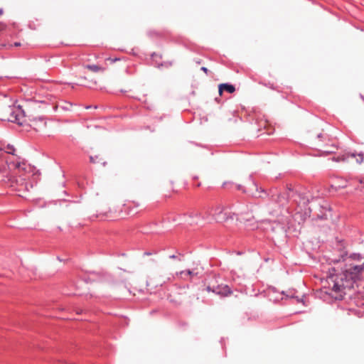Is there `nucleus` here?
<instances>
[{"label": "nucleus", "mask_w": 364, "mask_h": 364, "mask_svg": "<svg viewBox=\"0 0 364 364\" xmlns=\"http://www.w3.org/2000/svg\"><path fill=\"white\" fill-rule=\"evenodd\" d=\"M203 270V267L200 264H196V267L191 269L182 270L173 274L171 272L163 269L160 272L150 275L147 277L146 284V287L151 289L161 287L163 284L172 282L176 277L185 281H191L193 277L198 276Z\"/></svg>", "instance_id": "nucleus-1"}, {"label": "nucleus", "mask_w": 364, "mask_h": 364, "mask_svg": "<svg viewBox=\"0 0 364 364\" xmlns=\"http://www.w3.org/2000/svg\"><path fill=\"white\" fill-rule=\"evenodd\" d=\"M1 117L9 122L23 125L27 119L20 106H9L1 111Z\"/></svg>", "instance_id": "nucleus-2"}, {"label": "nucleus", "mask_w": 364, "mask_h": 364, "mask_svg": "<svg viewBox=\"0 0 364 364\" xmlns=\"http://www.w3.org/2000/svg\"><path fill=\"white\" fill-rule=\"evenodd\" d=\"M207 215L218 223L233 220L235 214L231 213L228 207L222 204L213 205L208 211Z\"/></svg>", "instance_id": "nucleus-3"}, {"label": "nucleus", "mask_w": 364, "mask_h": 364, "mask_svg": "<svg viewBox=\"0 0 364 364\" xmlns=\"http://www.w3.org/2000/svg\"><path fill=\"white\" fill-rule=\"evenodd\" d=\"M12 169L10 175H12L14 178L18 176L19 179L28 178V175L34 171V168L30 164L24 162L14 161L11 162Z\"/></svg>", "instance_id": "nucleus-4"}, {"label": "nucleus", "mask_w": 364, "mask_h": 364, "mask_svg": "<svg viewBox=\"0 0 364 364\" xmlns=\"http://www.w3.org/2000/svg\"><path fill=\"white\" fill-rule=\"evenodd\" d=\"M287 199L284 195H278L272 198L271 203L267 205V211L272 216L279 217L282 215V210L287 204Z\"/></svg>", "instance_id": "nucleus-5"}, {"label": "nucleus", "mask_w": 364, "mask_h": 364, "mask_svg": "<svg viewBox=\"0 0 364 364\" xmlns=\"http://www.w3.org/2000/svg\"><path fill=\"white\" fill-rule=\"evenodd\" d=\"M12 169L11 162L8 164L4 158L2 150L0 149V174L7 178L8 181L11 180L12 175H10Z\"/></svg>", "instance_id": "nucleus-6"}, {"label": "nucleus", "mask_w": 364, "mask_h": 364, "mask_svg": "<svg viewBox=\"0 0 364 364\" xmlns=\"http://www.w3.org/2000/svg\"><path fill=\"white\" fill-rule=\"evenodd\" d=\"M346 287L343 284H340L336 281L331 287V291L329 293L336 299H342L346 294Z\"/></svg>", "instance_id": "nucleus-7"}, {"label": "nucleus", "mask_w": 364, "mask_h": 364, "mask_svg": "<svg viewBox=\"0 0 364 364\" xmlns=\"http://www.w3.org/2000/svg\"><path fill=\"white\" fill-rule=\"evenodd\" d=\"M25 178L18 180V178H14L13 176L11 177V180H9L11 183V186H14V183L16 184L17 188H16V191L18 192V196L21 197L23 196L22 193L28 191L29 190V186L26 183H25Z\"/></svg>", "instance_id": "nucleus-8"}, {"label": "nucleus", "mask_w": 364, "mask_h": 364, "mask_svg": "<svg viewBox=\"0 0 364 364\" xmlns=\"http://www.w3.org/2000/svg\"><path fill=\"white\" fill-rule=\"evenodd\" d=\"M30 122H26L25 124H28L31 127H32L36 131H39L43 129L46 126V122H45L43 119H29Z\"/></svg>", "instance_id": "nucleus-9"}, {"label": "nucleus", "mask_w": 364, "mask_h": 364, "mask_svg": "<svg viewBox=\"0 0 364 364\" xmlns=\"http://www.w3.org/2000/svg\"><path fill=\"white\" fill-rule=\"evenodd\" d=\"M224 90L228 92L229 93H233L235 91V88L233 85L226 83L219 85L218 92L220 96L222 95Z\"/></svg>", "instance_id": "nucleus-10"}, {"label": "nucleus", "mask_w": 364, "mask_h": 364, "mask_svg": "<svg viewBox=\"0 0 364 364\" xmlns=\"http://www.w3.org/2000/svg\"><path fill=\"white\" fill-rule=\"evenodd\" d=\"M348 160L350 161L349 163H353V160L355 159V164H360L363 161V155H361V154L355 155L354 154L348 153Z\"/></svg>", "instance_id": "nucleus-11"}, {"label": "nucleus", "mask_w": 364, "mask_h": 364, "mask_svg": "<svg viewBox=\"0 0 364 364\" xmlns=\"http://www.w3.org/2000/svg\"><path fill=\"white\" fill-rule=\"evenodd\" d=\"M85 68L93 73L105 71V68L101 67L97 65H85Z\"/></svg>", "instance_id": "nucleus-12"}, {"label": "nucleus", "mask_w": 364, "mask_h": 364, "mask_svg": "<svg viewBox=\"0 0 364 364\" xmlns=\"http://www.w3.org/2000/svg\"><path fill=\"white\" fill-rule=\"evenodd\" d=\"M333 161H334L336 162H347V163L350 162V161L348 160V153L343 154L337 157H333Z\"/></svg>", "instance_id": "nucleus-13"}, {"label": "nucleus", "mask_w": 364, "mask_h": 364, "mask_svg": "<svg viewBox=\"0 0 364 364\" xmlns=\"http://www.w3.org/2000/svg\"><path fill=\"white\" fill-rule=\"evenodd\" d=\"M90 161L92 164H97V163H101L103 166L106 164V162L104 161L103 159L100 158L99 156H90Z\"/></svg>", "instance_id": "nucleus-14"}, {"label": "nucleus", "mask_w": 364, "mask_h": 364, "mask_svg": "<svg viewBox=\"0 0 364 364\" xmlns=\"http://www.w3.org/2000/svg\"><path fill=\"white\" fill-rule=\"evenodd\" d=\"M4 151L7 154L15 155V148L14 146L8 144L4 148Z\"/></svg>", "instance_id": "nucleus-15"}, {"label": "nucleus", "mask_w": 364, "mask_h": 364, "mask_svg": "<svg viewBox=\"0 0 364 364\" xmlns=\"http://www.w3.org/2000/svg\"><path fill=\"white\" fill-rule=\"evenodd\" d=\"M230 293V290L228 286H225L223 287V291H220V290L217 291V294H222L224 295H228Z\"/></svg>", "instance_id": "nucleus-16"}, {"label": "nucleus", "mask_w": 364, "mask_h": 364, "mask_svg": "<svg viewBox=\"0 0 364 364\" xmlns=\"http://www.w3.org/2000/svg\"><path fill=\"white\" fill-rule=\"evenodd\" d=\"M264 129H267V134H272L273 133L274 129L272 127L270 124H265Z\"/></svg>", "instance_id": "nucleus-17"}, {"label": "nucleus", "mask_w": 364, "mask_h": 364, "mask_svg": "<svg viewBox=\"0 0 364 364\" xmlns=\"http://www.w3.org/2000/svg\"><path fill=\"white\" fill-rule=\"evenodd\" d=\"M355 271L360 272L364 269V263L362 265L355 266L353 267Z\"/></svg>", "instance_id": "nucleus-18"}, {"label": "nucleus", "mask_w": 364, "mask_h": 364, "mask_svg": "<svg viewBox=\"0 0 364 364\" xmlns=\"http://www.w3.org/2000/svg\"><path fill=\"white\" fill-rule=\"evenodd\" d=\"M106 60L109 61L110 63H113L116 62L117 60H118V59L117 58L113 59L111 58H108L106 59Z\"/></svg>", "instance_id": "nucleus-19"}, {"label": "nucleus", "mask_w": 364, "mask_h": 364, "mask_svg": "<svg viewBox=\"0 0 364 364\" xmlns=\"http://www.w3.org/2000/svg\"><path fill=\"white\" fill-rule=\"evenodd\" d=\"M6 27V25H4V23H0V31H2Z\"/></svg>", "instance_id": "nucleus-20"}, {"label": "nucleus", "mask_w": 364, "mask_h": 364, "mask_svg": "<svg viewBox=\"0 0 364 364\" xmlns=\"http://www.w3.org/2000/svg\"><path fill=\"white\" fill-rule=\"evenodd\" d=\"M201 70H202L204 73H208V69H207L205 67H202V68H201Z\"/></svg>", "instance_id": "nucleus-21"}, {"label": "nucleus", "mask_w": 364, "mask_h": 364, "mask_svg": "<svg viewBox=\"0 0 364 364\" xmlns=\"http://www.w3.org/2000/svg\"><path fill=\"white\" fill-rule=\"evenodd\" d=\"M360 183L363 186L362 187L364 188V179L360 180Z\"/></svg>", "instance_id": "nucleus-22"}, {"label": "nucleus", "mask_w": 364, "mask_h": 364, "mask_svg": "<svg viewBox=\"0 0 364 364\" xmlns=\"http://www.w3.org/2000/svg\"><path fill=\"white\" fill-rule=\"evenodd\" d=\"M21 46V43L16 42V43H14V46L18 47V46Z\"/></svg>", "instance_id": "nucleus-23"}, {"label": "nucleus", "mask_w": 364, "mask_h": 364, "mask_svg": "<svg viewBox=\"0 0 364 364\" xmlns=\"http://www.w3.org/2000/svg\"><path fill=\"white\" fill-rule=\"evenodd\" d=\"M36 175H39L38 171H36V173H33L32 176H33V177H35Z\"/></svg>", "instance_id": "nucleus-24"}, {"label": "nucleus", "mask_w": 364, "mask_h": 364, "mask_svg": "<svg viewBox=\"0 0 364 364\" xmlns=\"http://www.w3.org/2000/svg\"><path fill=\"white\" fill-rule=\"evenodd\" d=\"M170 258H171V259H175V258H176V256H175L174 255H171V256H170Z\"/></svg>", "instance_id": "nucleus-25"}, {"label": "nucleus", "mask_w": 364, "mask_h": 364, "mask_svg": "<svg viewBox=\"0 0 364 364\" xmlns=\"http://www.w3.org/2000/svg\"><path fill=\"white\" fill-rule=\"evenodd\" d=\"M2 14H3V10L0 9V15H1Z\"/></svg>", "instance_id": "nucleus-26"}, {"label": "nucleus", "mask_w": 364, "mask_h": 364, "mask_svg": "<svg viewBox=\"0 0 364 364\" xmlns=\"http://www.w3.org/2000/svg\"><path fill=\"white\" fill-rule=\"evenodd\" d=\"M220 289V287H218V289L217 290H213V291H215L217 293V291H218Z\"/></svg>", "instance_id": "nucleus-27"}]
</instances>
